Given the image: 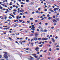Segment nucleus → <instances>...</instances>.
Returning a JSON list of instances; mask_svg holds the SVG:
<instances>
[{
    "instance_id": "1",
    "label": "nucleus",
    "mask_w": 60,
    "mask_h": 60,
    "mask_svg": "<svg viewBox=\"0 0 60 60\" xmlns=\"http://www.w3.org/2000/svg\"><path fill=\"white\" fill-rule=\"evenodd\" d=\"M33 39L34 40H35V41H38V38L36 37H35L33 38Z\"/></svg>"
},
{
    "instance_id": "2",
    "label": "nucleus",
    "mask_w": 60,
    "mask_h": 60,
    "mask_svg": "<svg viewBox=\"0 0 60 60\" xmlns=\"http://www.w3.org/2000/svg\"><path fill=\"white\" fill-rule=\"evenodd\" d=\"M4 56L5 58L7 59L8 58V57L6 55H5V54H4Z\"/></svg>"
},
{
    "instance_id": "3",
    "label": "nucleus",
    "mask_w": 60,
    "mask_h": 60,
    "mask_svg": "<svg viewBox=\"0 0 60 60\" xmlns=\"http://www.w3.org/2000/svg\"><path fill=\"white\" fill-rule=\"evenodd\" d=\"M52 21H53V23H55L56 22H57V21L56 20H55L54 19H53L52 20Z\"/></svg>"
},
{
    "instance_id": "4",
    "label": "nucleus",
    "mask_w": 60,
    "mask_h": 60,
    "mask_svg": "<svg viewBox=\"0 0 60 60\" xmlns=\"http://www.w3.org/2000/svg\"><path fill=\"white\" fill-rule=\"evenodd\" d=\"M35 50H36L37 51H38V50H39V48L38 47H36L35 49Z\"/></svg>"
},
{
    "instance_id": "5",
    "label": "nucleus",
    "mask_w": 60,
    "mask_h": 60,
    "mask_svg": "<svg viewBox=\"0 0 60 60\" xmlns=\"http://www.w3.org/2000/svg\"><path fill=\"white\" fill-rule=\"evenodd\" d=\"M4 55H7V54H8L7 52H4Z\"/></svg>"
},
{
    "instance_id": "6",
    "label": "nucleus",
    "mask_w": 60,
    "mask_h": 60,
    "mask_svg": "<svg viewBox=\"0 0 60 60\" xmlns=\"http://www.w3.org/2000/svg\"><path fill=\"white\" fill-rule=\"evenodd\" d=\"M54 11H56V10H58V8H55L54 9Z\"/></svg>"
},
{
    "instance_id": "7",
    "label": "nucleus",
    "mask_w": 60,
    "mask_h": 60,
    "mask_svg": "<svg viewBox=\"0 0 60 60\" xmlns=\"http://www.w3.org/2000/svg\"><path fill=\"white\" fill-rule=\"evenodd\" d=\"M56 20H57V21H59L60 20L59 18H56Z\"/></svg>"
},
{
    "instance_id": "8",
    "label": "nucleus",
    "mask_w": 60,
    "mask_h": 60,
    "mask_svg": "<svg viewBox=\"0 0 60 60\" xmlns=\"http://www.w3.org/2000/svg\"><path fill=\"white\" fill-rule=\"evenodd\" d=\"M42 41H46V38H43L42 39Z\"/></svg>"
},
{
    "instance_id": "9",
    "label": "nucleus",
    "mask_w": 60,
    "mask_h": 60,
    "mask_svg": "<svg viewBox=\"0 0 60 60\" xmlns=\"http://www.w3.org/2000/svg\"><path fill=\"white\" fill-rule=\"evenodd\" d=\"M49 11H51V12H54V11L53 10L51 9H50Z\"/></svg>"
},
{
    "instance_id": "10",
    "label": "nucleus",
    "mask_w": 60,
    "mask_h": 60,
    "mask_svg": "<svg viewBox=\"0 0 60 60\" xmlns=\"http://www.w3.org/2000/svg\"><path fill=\"white\" fill-rule=\"evenodd\" d=\"M35 36H38V34H37V33H36L35 34Z\"/></svg>"
},
{
    "instance_id": "11",
    "label": "nucleus",
    "mask_w": 60,
    "mask_h": 60,
    "mask_svg": "<svg viewBox=\"0 0 60 60\" xmlns=\"http://www.w3.org/2000/svg\"><path fill=\"white\" fill-rule=\"evenodd\" d=\"M52 40L53 41V42H55V39H54L53 38H52Z\"/></svg>"
},
{
    "instance_id": "12",
    "label": "nucleus",
    "mask_w": 60,
    "mask_h": 60,
    "mask_svg": "<svg viewBox=\"0 0 60 60\" xmlns=\"http://www.w3.org/2000/svg\"><path fill=\"white\" fill-rule=\"evenodd\" d=\"M36 55V54H32V55H33V56H35Z\"/></svg>"
},
{
    "instance_id": "13",
    "label": "nucleus",
    "mask_w": 60,
    "mask_h": 60,
    "mask_svg": "<svg viewBox=\"0 0 60 60\" xmlns=\"http://www.w3.org/2000/svg\"><path fill=\"white\" fill-rule=\"evenodd\" d=\"M19 21H20V22H22V20H19Z\"/></svg>"
},
{
    "instance_id": "14",
    "label": "nucleus",
    "mask_w": 60,
    "mask_h": 60,
    "mask_svg": "<svg viewBox=\"0 0 60 60\" xmlns=\"http://www.w3.org/2000/svg\"><path fill=\"white\" fill-rule=\"evenodd\" d=\"M12 4V2H10V4H9V5H12V4Z\"/></svg>"
},
{
    "instance_id": "15",
    "label": "nucleus",
    "mask_w": 60,
    "mask_h": 60,
    "mask_svg": "<svg viewBox=\"0 0 60 60\" xmlns=\"http://www.w3.org/2000/svg\"><path fill=\"white\" fill-rule=\"evenodd\" d=\"M9 19H12V17H11V16H9L8 17Z\"/></svg>"
},
{
    "instance_id": "16",
    "label": "nucleus",
    "mask_w": 60,
    "mask_h": 60,
    "mask_svg": "<svg viewBox=\"0 0 60 60\" xmlns=\"http://www.w3.org/2000/svg\"><path fill=\"white\" fill-rule=\"evenodd\" d=\"M38 28H39V29H40V28H41V29H42V28L41 27V26H39L38 27Z\"/></svg>"
},
{
    "instance_id": "17",
    "label": "nucleus",
    "mask_w": 60,
    "mask_h": 60,
    "mask_svg": "<svg viewBox=\"0 0 60 60\" xmlns=\"http://www.w3.org/2000/svg\"><path fill=\"white\" fill-rule=\"evenodd\" d=\"M19 18V16H17L16 19H18Z\"/></svg>"
},
{
    "instance_id": "18",
    "label": "nucleus",
    "mask_w": 60,
    "mask_h": 60,
    "mask_svg": "<svg viewBox=\"0 0 60 60\" xmlns=\"http://www.w3.org/2000/svg\"><path fill=\"white\" fill-rule=\"evenodd\" d=\"M42 46H43V45L42 44V45H39V46L40 47H42Z\"/></svg>"
},
{
    "instance_id": "19",
    "label": "nucleus",
    "mask_w": 60,
    "mask_h": 60,
    "mask_svg": "<svg viewBox=\"0 0 60 60\" xmlns=\"http://www.w3.org/2000/svg\"><path fill=\"white\" fill-rule=\"evenodd\" d=\"M30 59H34V58L32 57L31 56H30Z\"/></svg>"
},
{
    "instance_id": "20",
    "label": "nucleus",
    "mask_w": 60,
    "mask_h": 60,
    "mask_svg": "<svg viewBox=\"0 0 60 60\" xmlns=\"http://www.w3.org/2000/svg\"><path fill=\"white\" fill-rule=\"evenodd\" d=\"M3 27H7V26H3Z\"/></svg>"
},
{
    "instance_id": "21",
    "label": "nucleus",
    "mask_w": 60,
    "mask_h": 60,
    "mask_svg": "<svg viewBox=\"0 0 60 60\" xmlns=\"http://www.w3.org/2000/svg\"><path fill=\"white\" fill-rule=\"evenodd\" d=\"M15 12H13V14H14V15H16V14H15Z\"/></svg>"
},
{
    "instance_id": "22",
    "label": "nucleus",
    "mask_w": 60,
    "mask_h": 60,
    "mask_svg": "<svg viewBox=\"0 0 60 60\" xmlns=\"http://www.w3.org/2000/svg\"><path fill=\"white\" fill-rule=\"evenodd\" d=\"M48 19L49 20H50V19H51V17H49L48 18Z\"/></svg>"
},
{
    "instance_id": "23",
    "label": "nucleus",
    "mask_w": 60,
    "mask_h": 60,
    "mask_svg": "<svg viewBox=\"0 0 60 60\" xmlns=\"http://www.w3.org/2000/svg\"><path fill=\"white\" fill-rule=\"evenodd\" d=\"M14 11H15V12H16L17 11V10L16 9H14Z\"/></svg>"
},
{
    "instance_id": "24",
    "label": "nucleus",
    "mask_w": 60,
    "mask_h": 60,
    "mask_svg": "<svg viewBox=\"0 0 60 60\" xmlns=\"http://www.w3.org/2000/svg\"><path fill=\"white\" fill-rule=\"evenodd\" d=\"M30 19L31 20H33V18H30Z\"/></svg>"
},
{
    "instance_id": "25",
    "label": "nucleus",
    "mask_w": 60,
    "mask_h": 60,
    "mask_svg": "<svg viewBox=\"0 0 60 60\" xmlns=\"http://www.w3.org/2000/svg\"><path fill=\"white\" fill-rule=\"evenodd\" d=\"M38 40H41V38H38Z\"/></svg>"
},
{
    "instance_id": "26",
    "label": "nucleus",
    "mask_w": 60,
    "mask_h": 60,
    "mask_svg": "<svg viewBox=\"0 0 60 60\" xmlns=\"http://www.w3.org/2000/svg\"><path fill=\"white\" fill-rule=\"evenodd\" d=\"M6 11L7 12H9V10L8 9H6Z\"/></svg>"
},
{
    "instance_id": "27",
    "label": "nucleus",
    "mask_w": 60,
    "mask_h": 60,
    "mask_svg": "<svg viewBox=\"0 0 60 60\" xmlns=\"http://www.w3.org/2000/svg\"><path fill=\"white\" fill-rule=\"evenodd\" d=\"M57 43H56L54 44V45H55V46H56V45H57Z\"/></svg>"
},
{
    "instance_id": "28",
    "label": "nucleus",
    "mask_w": 60,
    "mask_h": 60,
    "mask_svg": "<svg viewBox=\"0 0 60 60\" xmlns=\"http://www.w3.org/2000/svg\"><path fill=\"white\" fill-rule=\"evenodd\" d=\"M7 21H9V22H10V21H11L9 19H8V20H7Z\"/></svg>"
},
{
    "instance_id": "29",
    "label": "nucleus",
    "mask_w": 60,
    "mask_h": 60,
    "mask_svg": "<svg viewBox=\"0 0 60 60\" xmlns=\"http://www.w3.org/2000/svg\"><path fill=\"white\" fill-rule=\"evenodd\" d=\"M35 22L36 23V22H38V20H35Z\"/></svg>"
},
{
    "instance_id": "30",
    "label": "nucleus",
    "mask_w": 60,
    "mask_h": 60,
    "mask_svg": "<svg viewBox=\"0 0 60 60\" xmlns=\"http://www.w3.org/2000/svg\"><path fill=\"white\" fill-rule=\"evenodd\" d=\"M36 13H39V11H36Z\"/></svg>"
},
{
    "instance_id": "31",
    "label": "nucleus",
    "mask_w": 60,
    "mask_h": 60,
    "mask_svg": "<svg viewBox=\"0 0 60 60\" xmlns=\"http://www.w3.org/2000/svg\"><path fill=\"white\" fill-rule=\"evenodd\" d=\"M9 39H10V40L11 41V38L10 37L9 38Z\"/></svg>"
},
{
    "instance_id": "32",
    "label": "nucleus",
    "mask_w": 60,
    "mask_h": 60,
    "mask_svg": "<svg viewBox=\"0 0 60 60\" xmlns=\"http://www.w3.org/2000/svg\"><path fill=\"white\" fill-rule=\"evenodd\" d=\"M7 17H5V20H6V19H7Z\"/></svg>"
},
{
    "instance_id": "33",
    "label": "nucleus",
    "mask_w": 60,
    "mask_h": 60,
    "mask_svg": "<svg viewBox=\"0 0 60 60\" xmlns=\"http://www.w3.org/2000/svg\"><path fill=\"white\" fill-rule=\"evenodd\" d=\"M12 17H13V18H15V17H14V16L13 15H12Z\"/></svg>"
},
{
    "instance_id": "34",
    "label": "nucleus",
    "mask_w": 60,
    "mask_h": 60,
    "mask_svg": "<svg viewBox=\"0 0 60 60\" xmlns=\"http://www.w3.org/2000/svg\"><path fill=\"white\" fill-rule=\"evenodd\" d=\"M44 31L45 32H46L47 31V30H45Z\"/></svg>"
},
{
    "instance_id": "35",
    "label": "nucleus",
    "mask_w": 60,
    "mask_h": 60,
    "mask_svg": "<svg viewBox=\"0 0 60 60\" xmlns=\"http://www.w3.org/2000/svg\"><path fill=\"white\" fill-rule=\"evenodd\" d=\"M26 2L27 3H28V2H29V0H26Z\"/></svg>"
},
{
    "instance_id": "36",
    "label": "nucleus",
    "mask_w": 60,
    "mask_h": 60,
    "mask_svg": "<svg viewBox=\"0 0 60 60\" xmlns=\"http://www.w3.org/2000/svg\"><path fill=\"white\" fill-rule=\"evenodd\" d=\"M11 35H15V34H11Z\"/></svg>"
},
{
    "instance_id": "37",
    "label": "nucleus",
    "mask_w": 60,
    "mask_h": 60,
    "mask_svg": "<svg viewBox=\"0 0 60 60\" xmlns=\"http://www.w3.org/2000/svg\"><path fill=\"white\" fill-rule=\"evenodd\" d=\"M2 57V56L1 55H0V58H1Z\"/></svg>"
},
{
    "instance_id": "38",
    "label": "nucleus",
    "mask_w": 60,
    "mask_h": 60,
    "mask_svg": "<svg viewBox=\"0 0 60 60\" xmlns=\"http://www.w3.org/2000/svg\"><path fill=\"white\" fill-rule=\"evenodd\" d=\"M35 57V58H37V56H34Z\"/></svg>"
},
{
    "instance_id": "39",
    "label": "nucleus",
    "mask_w": 60,
    "mask_h": 60,
    "mask_svg": "<svg viewBox=\"0 0 60 60\" xmlns=\"http://www.w3.org/2000/svg\"><path fill=\"white\" fill-rule=\"evenodd\" d=\"M55 39H57V38H58V37H57V36H56L55 37Z\"/></svg>"
},
{
    "instance_id": "40",
    "label": "nucleus",
    "mask_w": 60,
    "mask_h": 60,
    "mask_svg": "<svg viewBox=\"0 0 60 60\" xmlns=\"http://www.w3.org/2000/svg\"><path fill=\"white\" fill-rule=\"evenodd\" d=\"M27 23H30V21H27Z\"/></svg>"
},
{
    "instance_id": "41",
    "label": "nucleus",
    "mask_w": 60,
    "mask_h": 60,
    "mask_svg": "<svg viewBox=\"0 0 60 60\" xmlns=\"http://www.w3.org/2000/svg\"><path fill=\"white\" fill-rule=\"evenodd\" d=\"M32 27V29H34L35 28V27Z\"/></svg>"
},
{
    "instance_id": "42",
    "label": "nucleus",
    "mask_w": 60,
    "mask_h": 60,
    "mask_svg": "<svg viewBox=\"0 0 60 60\" xmlns=\"http://www.w3.org/2000/svg\"><path fill=\"white\" fill-rule=\"evenodd\" d=\"M31 44L32 45V46H34V44H33V43H31Z\"/></svg>"
},
{
    "instance_id": "43",
    "label": "nucleus",
    "mask_w": 60,
    "mask_h": 60,
    "mask_svg": "<svg viewBox=\"0 0 60 60\" xmlns=\"http://www.w3.org/2000/svg\"><path fill=\"white\" fill-rule=\"evenodd\" d=\"M48 23H46L45 24V25H48Z\"/></svg>"
},
{
    "instance_id": "44",
    "label": "nucleus",
    "mask_w": 60,
    "mask_h": 60,
    "mask_svg": "<svg viewBox=\"0 0 60 60\" xmlns=\"http://www.w3.org/2000/svg\"><path fill=\"white\" fill-rule=\"evenodd\" d=\"M42 42H41V41L39 43V44H41Z\"/></svg>"
},
{
    "instance_id": "45",
    "label": "nucleus",
    "mask_w": 60,
    "mask_h": 60,
    "mask_svg": "<svg viewBox=\"0 0 60 60\" xmlns=\"http://www.w3.org/2000/svg\"><path fill=\"white\" fill-rule=\"evenodd\" d=\"M49 50L50 51H51V49L50 48L49 49Z\"/></svg>"
},
{
    "instance_id": "46",
    "label": "nucleus",
    "mask_w": 60,
    "mask_h": 60,
    "mask_svg": "<svg viewBox=\"0 0 60 60\" xmlns=\"http://www.w3.org/2000/svg\"><path fill=\"white\" fill-rule=\"evenodd\" d=\"M45 11H47V9H45Z\"/></svg>"
},
{
    "instance_id": "47",
    "label": "nucleus",
    "mask_w": 60,
    "mask_h": 60,
    "mask_svg": "<svg viewBox=\"0 0 60 60\" xmlns=\"http://www.w3.org/2000/svg\"><path fill=\"white\" fill-rule=\"evenodd\" d=\"M53 17L54 19H55V15H54L53 16Z\"/></svg>"
},
{
    "instance_id": "48",
    "label": "nucleus",
    "mask_w": 60,
    "mask_h": 60,
    "mask_svg": "<svg viewBox=\"0 0 60 60\" xmlns=\"http://www.w3.org/2000/svg\"><path fill=\"white\" fill-rule=\"evenodd\" d=\"M57 50H59V48H57L56 49Z\"/></svg>"
},
{
    "instance_id": "49",
    "label": "nucleus",
    "mask_w": 60,
    "mask_h": 60,
    "mask_svg": "<svg viewBox=\"0 0 60 60\" xmlns=\"http://www.w3.org/2000/svg\"><path fill=\"white\" fill-rule=\"evenodd\" d=\"M1 5L3 6H5V5L4 4H1Z\"/></svg>"
},
{
    "instance_id": "50",
    "label": "nucleus",
    "mask_w": 60,
    "mask_h": 60,
    "mask_svg": "<svg viewBox=\"0 0 60 60\" xmlns=\"http://www.w3.org/2000/svg\"><path fill=\"white\" fill-rule=\"evenodd\" d=\"M3 11H5V10H6V9L5 8H4L3 9Z\"/></svg>"
},
{
    "instance_id": "51",
    "label": "nucleus",
    "mask_w": 60,
    "mask_h": 60,
    "mask_svg": "<svg viewBox=\"0 0 60 60\" xmlns=\"http://www.w3.org/2000/svg\"><path fill=\"white\" fill-rule=\"evenodd\" d=\"M54 28V27L53 26L51 27V28L52 29H53Z\"/></svg>"
},
{
    "instance_id": "52",
    "label": "nucleus",
    "mask_w": 60,
    "mask_h": 60,
    "mask_svg": "<svg viewBox=\"0 0 60 60\" xmlns=\"http://www.w3.org/2000/svg\"><path fill=\"white\" fill-rule=\"evenodd\" d=\"M46 51H47V50H45L44 51V52L45 53V52H46Z\"/></svg>"
},
{
    "instance_id": "53",
    "label": "nucleus",
    "mask_w": 60,
    "mask_h": 60,
    "mask_svg": "<svg viewBox=\"0 0 60 60\" xmlns=\"http://www.w3.org/2000/svg\"><path fill=\"white\" fill-rule=\"evenodd\" d=\"M49 16H50L49 15V14H48L47 15V17H49Z\"/></svg>"
},
{
    "instance_id": "54",
    "label": "nucleus",
    "mask_w": 60,
    "mask_h": 60,
    "mask_svg": "<svg viewBox=\"0 0 60 60\" xmlns=\"http://www.w3.org/2000/svg\"><path fill=\"white\" fill-rule=\"evenodd\" d=\"M27 39H28V38L27 37H26V38L25 39H26V40H27Z\"/></svg>"
},
{
    "instance_id": "55",
    "label": "nucleus",
    "mask_w": 60,
    "mask_h": 60,
    "mask_svg": "<svg viewBox=\"0 0 60 60\" xmlns=\"http://www.w3.org/2000/svg\"><path fill=\"white\" fill-rule=\"evenodd\" d=\"M13 7H15L16 6H15V5H13Z\"/></svg>"
},
{
    "instance_id": "56",
    "label": "nucleus",
    "mask_w": 60,
    "mask_h": 60,
    "mask_svg": "<svg viewBox=\"0 0 60 60\" xmlns=\"http://www.w3.org/2000/svg\"><path fill=\"white\" fill-rule=\"evenodd\" d=\"M34 13H35L34 12H33L32 13V14H34Z\"/></svg>"
},
{
    "instance_id": "57",
    "label": "nucleus",
    "mask_w": 60,
    "mask_h": 60,
    "mask_svg": "<svg viewBox=\"0 0 60 60\" xmlns=\"http://www.w3.org/2000/svg\"><path fill=\"white\" fill-rule=\"evenodd\" d=\"M25 33H28V32H27V31L26 30H25Z\"/></svg>"
},
{
    "instance_id": "58",
    "label": "nucleus",
    "mask_w": 60,
    "mask_h": 60,
    "mask_svg": "<svg viewBox=\"0 0 60 60\" xmlns=\"http://www.w3.org/2000/svg\"><path fill=\"white\" fill-rule=\"evenodd\" d=\"M17 4L18 5L19 7V5L18 4V3H17Z\"/></svg>"
},
{
    "instance_id": "59",
    "label": "nucleus",
    "mask_w": 60,
    "mask_h": 60,
    "mask_svg": "<svg viewBox=\"0 0 60 60\" xmlns=\"http://www.w3.org/2000/svg\"><path fill=\"white\" fill-rule=\"evenodd\" d=\"M40 18L41 19H42V18H43V16H41V17H40Z\"/></svg>"
},
{
    "instance_id": "60",
    "label": "nucleus",
    "mask_w": 60,
    "mask_h": 60,
    "mask_svg": "<svg viewBox=\"0 0 60 60\" xmlns=\"http://www.w3.org/2000/svg\"><path fill=\"white\" fill-rule=\"evenodd\" d=\"M8 22H4L5 23H8Z\"/></svg>"
},
{
    "instance_id": "61",
    "label": "nucleus",
    "mask_w": 60,
    "mask_h": 60,
    "mask_svg": "<svg viewBox=\"0 0 60 60\" xmlns=\"http://www.w3.org/2000/svg\"><path fill=\"white\" fill-rule=\"evenodd\" d=\"M25 13L27 14V11H26V12H25Z\"/></svg>"
},
{
    "instance_id": "62",
    "label": "nucleus",
    "mask_w": 60,
    "mask_h": 60,
    "mask_svg": "<svg viewBox=\"0 0 60 60\" xmlns=\"http://www.w3.org/2000/svg\"><path fill=\"white\" fill-rule=\"evenodd\" d=\"M38 10H41V8H39Z\"/></svg>"
},
{
    "instance_id": "63",
    "label": "nucleus",
    "mask_w": 60,
    "mask_h": 60,
    "mask_svg": "<svg viewBox=\"0 0 60 60\" xmlns=\"http://www.w3.org/2000/svg\"><path fill=\"white\" fill-rule=\"evenodd\" d=\"M21 7H22V8L23 7V5H21Z\"/></svg>"
},
{
    "instance_id": "64",
    "label": "nucleus",
    "mask_w": 60,
    "mask_h": 60,
    "mask_svg": "<svg viewBox=\"0 0 60 60\" xmlns=\"http://www.w3.org/2000/svg\"><path fill=\"white\" fill-rule=\"evenodd\" d=\"M37 59L38 60H39V59H40V57H39V58L38 59V58H37Z\"/></svg>"
}]
</instances>
